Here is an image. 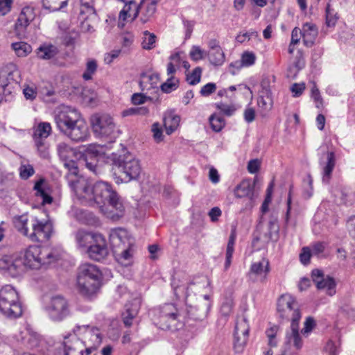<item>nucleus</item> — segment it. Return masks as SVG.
Masks as SVG:
<instances>
[{"instance_id": "423d86ee", "label": "nucleus", "mask_w": 355, "mask_h": 355, "mask_svg": "<svg viewBox=\"0 0 355 355\" xmlns=\"http://www.w3.org/2000/svg\"><path fill=\"white\" fill-rule=\"evenodd\" d=\"M0 311L10 318H18L22 314L19 294L11 285L3 286L0 289Z\"/></svg>"}, {"instance_id": "20e7f679", "label": "nucleus", "mask_w": 355, "mask_h": 355, "mask_svg": "<svg viewBox=\"0 0 355 355\" xmlns=\"http://www.w3.org/2000/svg\"><path fill=\"white\" fill-rule=\"evenodd\" d=\"M112 171L117 182H128L137 178L141 171L139 161L130 155H112Z\"/></svg>"}, {"instance_id": "bf43d9fd", "label": "nucleus", "mask_w": 355, "mask_h": 355, "mask_svg": "<svg viewBox=\"0 0 355 355\" xmlns=\"http://www.w3.org/2000/svg\"><path fill=\"white\" fill-rule=\"evenodd\" d=\"M152 132L156 141L159 142L163 140L162 130L159 123H155L152 125Z\"/></svg>"}, {"instance_id": "2f4dec72", "label": "nucleus", "mask_w": 355, "mask_h": 355, "mask_svg": "<svg viewBox=\"0 0 355 355\" xmlns=\"http://www.w3.org/2000/svg\"><path fill=\"white\" fill-rule=\"evenodd\" d=\"M46 183L44 179L37 181L34 186L35 194L42 199V205L51 204L53 201L52 197L46 191Z\"/></svg>"}, {"instance_id": "13d9d810", "label": "nucleus", "mask_w": 355, "mask_h": 355, "mask_svg": "<svg viewBox=\"0 0 355 355\" xmlns=\"http://www.w3.org/2000/svg\"><path fill=\"white\" fill-rule=\"evenodd\" d=\"M216 84L213 83H209L206 84L201 88L200 93L202 96H208L212 93H214L216 91Z\"/></svg>"}, {"instance_id": "7c9ffc66", "label": "nucleus", "mask_w": 355, "mask_h": 355, "mask_svg": "<svg viewBox=\"0 0 355 355\" xmlns=\"http://www.w3.org/2000/svg\"><path fill=\"white\" fill-rule=\"evenodd\" d=\"M287 340L290 345H293L297 349L302 348L303 341L299 333V322L291 323V333L287 334Z\"/></svg>"}, {"instance_id": "f03ea898", "label": "nucleus", "mask_w": 355, "mask_h": 355, "mask_svg": "<svg viewBox=\"0 0 355 355\" xmlns=\"http://www.w3.org/2000/svg\"><path fill=\"white\" fill-rule=\"evenodd\" d=\"M58 130L74 142H83L90 137L89 126L76 109L63 107L55 116Z\"/></svg>"}, {"instance_id": "6ab92c4d", "label": "nucleus", "mask_w": 355, "mask_h": 355, "mask_svg": "<svg viewBox=\"0 0 355 355\" xmlns=\"http://www.w3.org/2000/svg\"><path fill=\"white\" fill-rule=\"evenodd\" d=\"M312 279L318 289L326 290L327 293L330 296L336 293V283L334 279L329 277H324L320 270H313Z\"/></svg>"}, {"instance_id": "5fc2aeb1", "label": "nucleus", "mask_w": 355, "mask_h": 355, "mask_svg": "<svg viewBox=\"0 0 355 355\" xmlns=\"http://www.w3.org/2000/svg\"><path fill=\"white\" fill-rule=\"evenodd\" d=\"M306 89V84L304 83H294L291 85L290 90L293 94V97L300 96Z\"/></svg>"}, {"instance_id": "a18cd8bd", "label": "nucleus", "mask_w": 355, "mask_h": 355, "mask_svg": "<svg viewBox=\"0 0 355 355\" xmlns=\"http://www.w3.org/2000/svg\"><path fill=\"white\" fill-rule=\"evenodd\" d=\"M178 85V80L174 76H171L161 85L162 90L166 93H170L175 89Z\"/></svg>"}, {"instance_id": "79ce46f5", "label": "nucleus", "mask_w": 355, "mask_h": 355, "mask_svg": "<svg viewBox=\"0 0 355 355\" xmlns=\"http://www.w3.org/2000/svg\"><path fill=\"white\" fill-rule=\"evenodd\" d=\"M67 0H42L44 6L52 11L58 10L67 4Z\"/></svg>"}, {"instance_id": "bb28decb", "label": "nucleus", "mask_w": 355, "mask_h": 355, "mask_svg": "<svg viewBox=\"0 0 355 355\" xmlns=\"http://www.w3.org/2000/svg\"><path fill=\"white\" fill-rule=\"evenodd\" d=\"M180 117L174 111H168L164 117V126L167 135L172 134L179 126Z\"/></svg>"}, {"instance_id": "338daca9", "label": "nucleus", "mask_w": 355, "mask_h": 355, "mask_svg": "<svg viewBox=\"0 0 355 355\" xmlns=\"http://www.w3.org/2000/svg\"><path fill=\"white\" fill-rule=\"evenodd\" d=\"M24 94L27 99H34L37 95L35 88L31 86H26L24 88Z\"/></svg>"}, {"instance_id": "4468645a", "label": "nucleus", "mask_w": 355, "mask_h": 355, "mask_svg": "<svg viewBox=\"0 0 355 355\" xmlns=\"http://www.w3.org/2000/svg\"><path fill=\"white\" fill-rule=\"evenodd\" d=\"M270 271V261L268 259L263 257L259 261L252 263L247 275L249 279L253 281L263 282L266 279Z\"/></svg>"}, {"instance_id": "774afa93", "label": "nucleus", "mask_w": 355, "mask_h": 355, "mask_svg": "<svg viewBox=\"0 0 355 355\" xmlns=\"http://www.w3.org/2000/svg\"><path fill=\"white\" fill-rule=\"evenodd\" d=\"M302 37V31L300 28L295 27L292 31L291 42L292 44H298Z\"/></svg>"}, {"instance_id": "69168bd1", "label": "nucleus", "mask_w": 355, "mask_h": 355, "mask_svg": "<svg viewBox=\"0 0 355 355\" xmlns=\"http://www.w3.org/2000/svg\"><path fill=\"white\" fill-rule=\"evenodd\" d=\"M221 214L222 211L218 207L212 208L209 212V216L212 222H217Z\"/></svg>"}, {"instance_id": "052dcab7", "label": "nucleus", "mask_w": 355, "mask_h": 355, "mask_svg": "<svg viewBox=\"0 0 355 355\" xmlns=\"http://www.w3.org/2000/svg\"><path fill=\"white\" fill-rule=\"evenodd\" d=\"M13 0H0V12L5 15L11 10Z\"/></svg>"}, {"instance_id": "6e6d98bb", "label": "nucleus", "mask_w": 355, "mask_h": 355, "mask_svg": "<svg viewBox=\"0 0 355 355\" xmlns=\"http://www.w3.org/2000/svg\"><path fill=\"white\" fill-rule=\"evenodd\" d=\"M311 250L309 247L302 248L300 254V259L302 263L307 265L310 263V259L312 255Z\"/></svg>"}, {"instance_id": "de8ad7c7", "label": "nucleus", "mask_w": 355, "mask_h": 355, "mask_svg": "<svg viewBox=\"0 0 355 355\" xmlns=\"http://www.w3.org/2000/svg\"><path fill=\"white\" fill-rule=\"evenodd\" d=\"M280 327L277 324H272L270 326L268 329L266 331V334L267 337L268 338L269 345L271 346H275L276 342L275 341V339L276 338V336L279 331Z\"/></svg>"}, {"instance_id": "a878e982", "label": "nucleus", "mask_w": 355, "mask_h": 355, "mask_svg": "<svg viewBox=\"0 0 355 355\" xmlns=\"http://www.w3.org/2000/svg\"><path fill=\"white\" fill-rule=\"evenodd\" d=\"M234 195L236 198H246L252 200L254 198V186L248 179L243 180L234 189Z\"/></svg>"}, {"instance_id": "4be33fe9", "label": "nucleus", "mask_w": 355, "mask_h": 355, "mask_svg": "<svg viewBox=\"0 0 355 355\" xmlns=\"http://www.w3.org/2000/svg\"><path fill=\"white\" fill-rule=\"evenodd\" d=\"M108 216L114 220L119 219L123 215L124 205L121 198L115 192L107 202Z\"/></svg>"}, {"instance_id": "58836bf2", "label": "nucleus", "mask_w": 355, "mask_h": 355, "mask_svg": "<svg viewBox=\"0 0 355 355\" xmlns=\"http://www.w3.org/2000/svg\"><path fill=\"white\" fill-rule=\"evenodd\" d=\"M209 123L213 130L219 132L224 128L225 121L221 116L217 114H213L209 117Z\"/></svg>"}, {"instance_id": "a19ab883", "label": "nucleus", "mask_w": 355, "mask_h": 355, "mask_svg": "<svg viewBox=\"0 0 355 355\" xmlns=\"http://www.w3.org/2000/svg\"><path fill=\"white\" fill-rule=\"evenodd\" d=\"M202 69L200 67H196L192 71L187 73V80L191 85H195L200 83Z\"/></svg>"}, {"instance_id": "c756f323", "label": "nucleus", "mask_w": 355, "mask_h": 355, "mask_svg": "<svg viewBox=\"0 0 355 355\" xmlns=\"http://www.w3.org/2000/svg\"><path fill=\"white\" fill-rule=\"evenodd\" d=\"M257 105L259 111L265 114L270 111L273 106L272 92L269 90L265 91V94H261L257 99Z\"/></svg>"}, {"instance_id": "b1692460", "label": "nucleus", "mask_w": 355, "mask_h": 355, "mask_svg": "<svg viewBox=\"0 0 355 355\" xmlns=\"http://www.w3.org/2000/svg\"><path fill=\"white\" fill-rule=\"evenodd\" d=\"M301 31L304 45L311 46L315 43L318 35L317 26L311 22H306L302 25Z\"/></svg>"}, {"instance_id": "f257e3e1", "label": "nucleus", "mask_w": 355, "mask_h": 355, "mask_svg": "<svg viewBox=\"0 0 355 355\" xmlns=\"http://www.w3.org/2000/svg\"><path fill=\"white\" fill-rule=\"evenodd\" d=\"M64 165L69 171L67 176L69 184L79 199L92 205L96 204L101 209L116 192L105 182H97L92 186L87 179L78 175V169L73 161L66 162Z\"/></svg>"}, {"instance_id": "c03bdc74", "label": "nucleus", "mask_w": 355, "mask_h": 355, "mask_svg": "<svg viewBox=\"0 0 355 355\" xmlns=\"http://www.w3.org/2000/svg\"><path fill=\"white\" fill-rule=\"evenodd\" d=\"M97 69V63L94 60H89L86 64V69L83 74V78L85 80H89L92 78L93 75Z\"/></svg>"}, {"instance_id": "a211bd4d", "label": "nucleus", "mask_w": 355, "mask_h": 355, "mask_svg": "<svg viewBox=\"0 0 355 355\" xmlns=\"http://www.w3.org/2000/svg\"><path fill=\"white\" fill-rule=\"evenodd\" d=\"M65 355L87 354V349L81 341L73 334L66 336L63 341Z\"/></svg>"}, {"instance_id": "f704fd0d", "label": "nucleus", "mask_w": 355, "mask_h": 355, "mask_svg": "<svg viewBox=\"0 0 355 355\" xmlns=\"http://www.w3.org/2000/svg\"><path fill=\"white\" fill-rule=\"evenodd\" d=\"M159 83V76L157 74H150L143 76L140 81V85L143 87V89H150L151 88L157 87Z\"/></svg>"}, {"instance_id": "864d4df0", "label": "nucleus", "mask_w": 355, "mask_h": 355, "mask_svg": "<svg viewBox=\"0 0 355 355\" xmlns=\"http://www.w3.org/2000/svg\"><path fill=\"white\" fill-rule=\"evenodd\" d=\"M311 97L313 98L316 107L320 108L322 107V98L321 97L320 91L318 89L315 84H314L313 87L311 89Z\"/></svg>"}, {"instance_id": "9b49d317", "label": "nucleus", "mask_w": 355, "mask_h": 355, "mask_svg": "<svg viewBox=\"0 0 355 355\" xmlns=\"http://www.w3.org/2000/svg\"><path fill=\"white\" fill-rule=\"evenodd\" d=\"M32 137L34 143L43 157L47 156V146L45 140L52 133V127L49 122H39L33 126Z\"/></svg>"}, {"instance_id": "6e6552de", "label": "nucleus", "mask_w": 355, "mask_h": 355, "mask_svg": "<svg viewBox=\"0 0 355 355\" xmlns=\"http://www.w3.org/2000/svg\"><path fill=\"white\" fill-rule=\"evenodd\" d=\"M277 312L281 319L291 320V323L299 322L301 318L298 303L290 294H284L279 297Z\"/></svg>"}, {"instance_id": "37998d69", "label": "nucleus", "mask_w": 355, "mask_h": 355, "mask_svg": "<svg viewBox=\"0 0 355 355\" xmlns=\"http://www.w3.org/2000/svg\"><path fill=\"white\" fill-rule=\"evenodd\" d=\"M236 239V227H232L231 234L227 245L226 257H232L234 251V245Z\"/></svg>"}, {"instance_id": "39448f33", "label": "nucleus", "mask_w": 355, "mask_h": 355, "mask_svg": "<svg viewBox=\"0 0 355 355\" xmlns=\"http://www.w3.org/2000/svg\"><path fill=\"white\" fill-rule=\"evenodd\" d=\"M100 275L99 270L94 265L81 266L77 283L79 293L87 297L95 295L100 287Z\"/></svg>"}, {"instance_id": "72a5a7b5", "label": "nucleus", "mask_w": 355, "mask_h": 355, "mask_svg": "<svg viewBox=\"0 0 355 355\" xmlns=\"http://www.w3.org/2000/svg\"><path fill=\"white\" fill-rule=\"evenodd\" d=\"M336 164L335 155L333 152H329L327 153V163L323 168V180L329 182L331 173L334 168Z\"/></svg>"}, {"instance_id": "cd10ccee", "label": "nucleus", "mask_w": 355, "mask_h": 355, "mask_svg": "<svg viewBox=\"0 0 355 355\" xmlns=\"http://www.w3.org/2000/svg\"><path fill=\"white\" fill-rule=\"evenodd\" d=\"M17 71V66L13 62H9L0 69V87L2 90L5 91L9 83V77Z\"/></svg>"}, {"instance_id": "9d476101", "label": "nucleus", "mask_w": 355, "mask_h": 355, "mask_svg": "<svg viewBox=\"0 0 355 355\" xmlns=\"http://www.w3.org/2000/svg\"><path fill=\"white\" fill-rule=\"evenodd\" d=\"M94 133L103 138H111L116 131V125L111 116L107 114H95L90 117Z\"/></svg>"}, {"instance_id": "aec40b11", "label": "nucleus", "mask_w": 355, "mask_h": 355, "mask_svg": "<svg viewBox=\"0 0 355 355\" xmlns=\"http://www.w3.org/2000/svg\"><path fill=\"white\" fill-rule=\"evenodd\" d=\"M37 219V218L35 216L23 214L15 217L13 223L15 228L19 232L29 238L33 227L36 225Z\"/></svg>"}, {"instance_id": "e2e57ef3", "label": "nucleus", "mask_w": 355, "mask_h": 355, "mask_svg": "<svg viewBox=\"0 0 355 355\" xmlns=\"http://www.w3.org/2000/svg\"><path fill=\"white\" fill-rule=\"evenodd\" d=\"M244 119L248 123H251L255 119L256 112L254 108L248 107L244 111Z\"/></svg>"}, {"instance_id": "393cba45", "label": "nucleus", "mask_w": 355, "mask_h": 355, "mask_svg": "<svg viewBox=\"0 0 355 355\" xmlns=\"http://www.w3.org/2000/svg\"><path fill=\"white\" fill-rule=\"evenodd\" d=\"M113 252L116 260L122 266L131 265L133 259L134 250L132 246L121 249L119 246L114 247Z\"/></svg>"}, {"instance_id": "ddd939ff", "label": "nucleus", "mask_w": 355, "mask_h": 355, "mask_svg": "<svg viewBox=\"0 0 355 355\" xmlns=\"http://www.w3.org/2000/svg\"><path fill=\"white\" fill-rule=\"evenodd\" d=\"M104 154V147L92 144L85 146L83 153L84 160L87 168L94 173L99 172L98 158Z\"/></svg>"}, {"instance_id": "49530a36", "label": "nucleus", "mask_w": 355, "mask_h": 355, "mask_svg": "<svg viewBox=\"0 0 355 355\" xmlns=\"http://www.w3.org/2000/svg\"><path fill=\"white\" fill-rule=\"evenodd\" d=\"M216 108L226 116H232L236 110V107L234 104H227L218 103L216 104Z\"/></svg>"}, {"instance_id": "f8f14e48", "label": "nucleus", "mask_w": 355, "mask_h": 355, "mask_svg": "<svg viewBox=\"0 0 355 355\" xmlns=\"http://www.w3.org/2000/svg\"><path fill=\"white\" fill-rule=\"evenodd\" d=\"M26 268V266L20 253L6 255L0 259V269L6 270L12 277L21 275Z\"/></svg>"}, {"instance_id": "ea45409f", "label": "nucleus", "mask_w": 355, "mask_h": 355, "mask_svg": "<svg viewBox=\"0 0 355 355\" xmlns=\"http://www.w3.org/2000/svg\"><path fill=\"white\" fill-rule=\"evenodd\" d=\"M225 54L222 49H218V51H211L209 52V60L215 66H220L225 62Z\"/></svg>"}, {"instance_id": "8fccbe9b", "label": "nucleus", "mask_w": 355, "mask_h": 355, "mask_svg": "<svg viewBox=\"0 0 355 355\" xmlns=\"http://www.w3.org/2000/svg\"><path fill=\"white\" fill-rule=\"evenodd\" d=\"M35 173L33 166L30 164H22L19 168V175L21 178L27 180Z\"/></svg>"}, {"instance_id": "dca6fc26", "label": "nucleus", "mask_w": 355, "mask_h": 355, "mask_svg": "<svg viewBox=\"0 0 355 355\" xmlns=\"http://www.w3.org/2000/svg\"><path fill=\"white\" fill-rule=\"evenodd\" d=\"M35 17V11L32 7H24L21 10L15 24V31L18 36L24 37L27 27Z\"/></svg>"}, {"instance_id": "f3484780", "label": "nucleus", "mask_w": 355, "mask_h": 355, "mask_svg": "<svg viewBox=\"0 0 355 355\" xmlns=\"http://www.w3.org/2000/svg\"><path fill=\"white\" fill-rule=\"evenodd\" d=\"M47 309L51 316L55 320H61L69 313L67 302L61 296L52 297Z\"/></svg>"}, {"instance_id": "7ed1b4c3", "label": "nucleus", "mask_w": 355, "mask_h": 355, "mask_svg": "<svg viewBox=\"0 0 355 355\" xmlns=\"http://www.w3.org/2000/svg\"><path fill=\"white\" fill-rule=\"evenodd\" d=\"M76 239L79 247L87 248L89 257L94 260L101 261L108 254L106 240L100 233L80 230Z\"/></svg>"}, {"instance_id": "09e8293b", "label": "nucleus", "mask_w": 355, "mask_h": 355, "mask_svg": "<svg viewBox=\"0 0 355 355\" xmlns=\"http://www.w3.org/2000/svg\"><path fill=\"white\" fill-rule=\"evenodd\" d=\"M205 51L202 50L200 46H193L189 52L190 58L196 62L203 59L205 58Z\"/></svg>"}, {"instance_id": "5701e85b", "label": "nucleus", "mask_w": 355, "mask_h": 355, "mask_svg": "<svg viewBox=\"0 0 355 355\" xmlns=\"http://www.w3.org/2000/svg\"><path fill=\"white\" fill-rule=\"evenodd\" d=\"M159 0H142L139 7L141 19L146 22L155 17L157 10V4Z\"/></svg>"}, {"instance_id": "2eb2a0df", "label": "nucleus", "mask_w": 355, "mask_h": 355, "mask_svg": "<svg viewBox=\"0 0 355 355\" xmlns=\"http://www.w3.org/2000/svg\"><path fill=\"white\" fill-rule=\"evenodd\" d=\"M52 232L53 227L51 223L41 221L37 218L29 239L33 242L45 243L49 240Z\"/></svg>"}, {"instance_id": "603ef678", "label": "nucleus", "mask_w": 355, "mask_h": 355, "mask_svg": "<svg viewBox=\"0 0 355 355\" xmlns=\"http://www.w3.org/2000/svg\"><path fill=\"white\" fill-rule=\"evenodd\" d=\"M138 312V307L132 310L128 309L126 311V315L123 316V320L125 327H130L132 324V320L137 315Z\"/></svg>"}, {"instance_id": "0e129e2a", "label": "nucleus", "mask_w": 355, "mask_h": 355, "mask_svg": "<svg viewBox=\"0 0 355 355\" xmlns=\"http://www.w3.org/2000/svg\"><path fill=\"white\" fill-rule=\"evenodd\" d=\"M261 162L259 159H252L248 162V170L250 173H255L259 170Z\"/></svg>"}, {"instance_id": "3c124183", "label": "nucleus", "mask_w": 355, "mask_h": 355, "mask_svg": "<svg viewBox=\"0 0 355 355\" xmlns=\"http://www.w3.org/2000/svg\"><path fill=\"white\" fill-rule=\"evenodd\" d=\"M94 12V4L92 0L87 1L81 0L80 10L81 15H91Z\"/></svg>"}, {"instance_id": "680f3d73", "label": "nucleus", "mask_w": 355, "mask_h": 355, "mask_svg": "<svg viewBox=\"0 0 355 355\" xmlns=\"http://www.w3.org/2000/svg\"><path fill=\"white\" fill-rule=\"evenodd\" d=\"M325 243L323 242H317L311 245V251L313 254L319 256L325 250Z\"/></svg>"}, {"instance_id": "1a4fd4ad", "label": "nucleus", "mask_w": 355, "mask_h": 355, "mask_svg": "<svg viewBox=\"0 0 355 355\" xmlns=\"http://www.w3.org/2000/svg\"><path fill=\"white\" fill-rule=\"evenodd\" d=\"M84 344L87 349V354H91L96 350L102 342L100 330L94 327H78L74 334Z\"/></svg>"}, {"instance_id": "4c0bfd02", "label": "nucleus", "mask_w": 355, "mask_h": 355, "mask_svg": "<svg viewBox=\"0 0 355 355\" xmlns=\"http://www.w3.org/2000/svg\"><path fill=\"white\" fill-rule=\"evenodd\" d=\"M257 56L252 51H244L241 57V67H249L254 65L256 62Z\"/></svg>"}, {"instance_id": "c9c22d12", "label": "nucleus", "mask_w": 355, "mask_h": 355, "mask_svg": "<svg viewBox=\"0 0 355 355\" xmlns=\"http://www.w3.org/2000/svg\"><path fill=\"white\" fill-rule=\"evenodd\" d=\"M157 37L154 33H151L148 31L144 32L141 46L146 50H150L155 47Z\"/></svg>"}, {"instance_id": "e433bc0d", "label": "nucleus", "mask_w": 355, "mask_h": 355, "mask_svg": "<svg viewBox=\"0 0 355 355\" xmlns=\"http://www.w3.org/2000/svg\"><path fill=\"white\" fill-rule=\"evenodd\" d=\"M339 341L328 340L324 345L322 354V355H338L339 353Z\"/></svg>"}, {"instance_id": "0eeeda50", "label": "nucleus", "mask_w": 355, "mask_h": 355, "mask_svg": "<svg viewBox=\"0 0 355 355\" xmlns=\"http://www.w3.org/2000/svg\"><path fill=\"white\" fill-rule=\"evenodd\" d=\"M20 254L26 268L33 269H39L42 266L50 263L52 259L51 250L38 245H30Z\"/></svg>"}, {"instance_id": "c85d7f7f", "label": "nucleus", "mask_w": 355, "mask_h": 355, "mask_svg": "<svg viewBox=\"0 0 355 355\" xmlns=\"http://www.w3.org/2000/svg\"><path fill=\"white\" fill-rule=\"evenodd\" d=\"M59 51L58 48L51 44H43L36 49L37 57L42 60H50L55 58Z\"/></svg>"}, {"instance_id": "412c9836", "label": "nucleus", "mask_w": 355, "mask_h": 355, "mask_svg": "<svg viewBox=\"0 0 355 355\" xmlns=\"http://www.w3.org/2000/svg\"><path fill=\"white\" fill-rule=\"evenodd\" d=\"M139 12V7L135 1H130L125 3L119 13V26L123 28L126 22L133 21Z\"/></svg>"}, {"instance_id": "4d7b16f0", "label": "nucleus", "mask_w": 355, "mask_h": 355, "mask_svg": "<svg viewBox=\"0 0 355 355\" xmlns=\"http://www.w3.org/2000/svg\"><path fill=\"white\" fill-rule=\"evenodd\" d=\"M315 322L312 318H307L304 322V327L302 330V334L304 336H307L315 328Z\"/></svg>"}, {"instance_id": "473e14b6", "label": "nucleus", "mask_w": 355, "mask_h": 355, "mask_svg": "<svg viewBox=\"0 0 355 355\" xmlns=\"http://www.w3.org/2000/svg\"><path fill=\"white\" fill-rule=\"evenodd\" d=\"M12 49L14 51L17 57H26L32 51V46L24 42H18L12 43L11 45Z\"/></svg>"}]
</instances>
